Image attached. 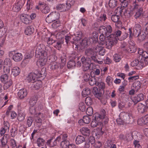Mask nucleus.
<instances>
[{"label":"nucleus","instance_id":"obj_1","mask_svg":"<svg viewBox=\"0 0 148 148\" xmlns=\"http://www.w3.org/2000/svg\"><path fill=\"white\" fill-rule=\"evenodd\" d=\"M132 119V114L125 112H121L119 117L116 119L117 123L120 125L124 123L129 124Z\"/></svg>","mask_w":148,"mask_h":148},{"label":"nucleus","instance_id":"obj_2","mask_svg":"<svg viewBox=\"0 0 148 148\" xmlns=\"http://www.w3.org/2000/svg\"><path fill=\"white\" fill-rule=\"evenodd\" d=\"M92 43V41H90L89 38H84L83 40H75L73 44V47L75 50L78 49L79 47L81 49H82L89 45Z\"/></svg>","mask_w":148,"mask_h":148},{"label":"nucleus","instance_id":"obj_3","mask_svg":"<svg viewBox=\"0 0 148 148\" xmlns=\"http://www.w3.org/2000/svg\"><path fill=\"white\" fill-rule=\"evenodd\" d=\"M105 116V115L104 113H96L94 118L91 123V127H95L98 125H100L101 124V121L104 118Z\"/></svg>","mask_w":148,"mask_h":148},{"label":"nucleus","instance_id":"obj_4","mask_svg":"<svg viewBox=\"0 0 148 148\" xmlns=\"http://www.w3.org/2000/svg\"><path fill=\"white\" fill-rule=\"evenodd\" d=\"M107 38L105 41V46L108 49H110L112 46L115 43H117V38H114L113 34H111Z\"/></svg>","mask_w":148,"mask_h":148},{"label":"nucleus","instance_id":"obj_5","mask_svg":"<svg viewBox=\"0 0 148 148\" xmlns=\"http://www.w3.org/2000/svg\"><path fill=\"white\" fill-rule=\"evenodd\" d=\"M81 60L83 65V70L84 71H87L90 69L92 63L90 58H85L84 56H82Z\"/></svg>","mask_w":148,"mask_h":148},{"label":"nucleus","instance_id":"obj_6","mask_svg":"<svg viewBox=\"0 0 148 148\" xmlns=\"http://www.w3.org/2000/svg\"><path fill=\"white\" fill-rule=\"evenodd\" d=\"M99 32L101 34L105 35L106 37L109 36L110 34L112 31V28L110 25L107 27L104 26H100L99 29Z\"/></svg>","mask_w":148,"mask_h":148},{"label":"nucleus","instance_id":"obj_7","mask_svg":"<svg viewBox=\"0 0 148 148\" xmlns=\"http://www.w3.org/2000/svg\"><path fill=\"white\" fill-rule=\"evenodd\" d=\"M60 17V14L56 12H52L47 16L46 18V21L49 23L58 20Z\"/></svg>","mask_w":148,"mask_h":148},{"label":"nucleus","instance_id":"obj_8","mask_svg":"<svg viewBox=\"0 0 148 148\" xmlns=\"http://www.w3.org/2000/svg\"><path fill=\"white\" fill-rule=\"evenodd\" d=\"M44 47L42 44H40L37 46L36 50V56L37 57L47 55L44 50Z\"/></svg>","mask_w":148,"mask_h":148},{"label":"nucleus","instance_id":"obj_9","mask_svg":"<svg viewBox=\"0 0 148 148\" xmlns=\"http://www.w3.org/2000/svg\"><path fill=\"white\" fill-rule=\"evenodd\" d=\"M132 10H134L136 12L134 17L136 18H137L141 15L143 11V9L139 5L134 4Z\"/></svg>","mask_w":148,"mask_h":148},{"label":"nucleus","instance_id":"obj_10","mask_svg":"<svg viewBox=\"0 0 148 148\" xmlns=\"http://www.w3.org/2000/svg\"><path fill=\"white\" fill-rule=\"evenodd\" d=\"M57 59V58L55 55H53L50 56L49 60H51L52 62H51L50 64V68L52 70H54L58 68L59 63L55 61Z\"/></svg>","mask_w":148,"mask_h":148},{"label":"nucleus","instance_id":"obj_11","mask_svg":"<svg viewBox=\"0 0 148 148\" xmlns=\"http://www.w3.org/2000/svg\"><path fill=\"white\" fill-rule=\"evenodd\" d=\"M144 98V95L141 93L138 94L136 96H132L130 98L134 104H136L140 101L143 100Z\"/></svg>","mask_w":148,"mask_h":148},{"label":"nucleus","instance_id":"obj_12","mask_svg":"<svg viewBox=\"0 0 148 148\" xmlns=\"http://www.w3.org/2000/svg\"><path fill=\"white\" fill-rule=\"evenodd\" d=\"M20 18L22 21L26 24H29L32 22V21L30 18L29 15L23 14L21 15Z\"/></svg>","mask_w":148,"mask_h":148},{"label":"nucleus","instance_id":"obj_13","mask_svg":"<svg viewBox=\"0 0 148 148\" xmlns=\"http://www.w3.org/2000/svg\"><path fill=\"white\" fill-rule=\"evenodd\" d=\"M85 53L87 56L90 58L92 60H94L95 57L97 56L96 52L90 49H86Z\"/></svg>","mask_w":148,"mask_h":148},{"label":"nucleus","instance_id":"obj_14","mask_svg":"<svg viewBox=\"0 0 148 148\" xmlns=\"http://www.w3.org/2000/svg\"><path fill=\"white\" fill-rule=\"evenodd\" d=\"M56 9L58 11L63 12L69 9L70 8H68L66 3H62L58 4L56 6Z\"/></svg>","mask_w":148,"mask_h":148},{"label":"nucleus","instance_id":"obj_15","mask_svg":"<svg viewBox=\"0 0 148 148\" xmlns=\"http://www.w3.org/2000/svg\"><path fill=\"white\" fill-rule=\"evenodd\" d=\"M37 75L34 73H29L26 78V81L28 82H32L34 83L37 80Z\"/></svg>","mask_w":148,"mask_h":148},{"label":"nucleus","instance_id":"obj_16","mask_svg":"<svg viewBox=\"0 0 148 148\" xmlns=\"http://www.w3.org/2000/svg\"><path fill=\"white\" fill-rule=\"evenodd\" d=\"M38 58L39 59L38 61L37 64L41 66H44L47 62V55H45Z\"/></svg>","mask_w":148,"mask_h":148},{"label":"nucleus","instance_id":"obj_17","mask_svg":"<svg viewBox=\"0 0 148 148\" xmlns=\"http://www.w3.org/2000/svg\"><path fill=\"white\" fill-rule=\"evenodd\" d=\"M137 123L138 124L140 125L148 124V114L139 118Z\"/></svg>","mask_w":148,"mask_h":148},{"label":"nucleus","instance_id":"obj_18","mask_svg":"<svg viewBox=\"0 0 148 148\" xmlns=\"http://www.w3.org/2000/svg\"><path fill=\"white\" fill-rule=\"evenodd\" d=\"M27 94L26 89L22 88L17 93V95L20 99H23L25 97Z\"/></svg>","mask_w":148,"mask_h":148},{"label":"nucleus","instance_id":"obj_19","mask_svg":"<svg viewBox=\"0 0 148 148\" xmlns=\"http://www.w3.org/2000/svg\"><path fill=\"white\" fill-rule=\"evenodd\" d=\"M23 5L21 1H19L15 3L12 8V10L15 12L19 11Z\"/></svg>","mask_w":148,"mask_h":148},{"label":"nucleus","instance_id":"obj_20","mask_svg":"<svg viewBox=\"0 0 148 148\" xmlns=\"http://www.w3.org/2000/svg\"><path fill=\"white\" fill-rule=\"evenodd\" d=\"M23 56L21 53H17L13 54V59L14 61L18 62L21 61L23 58Z\"/></svg>","mask_w":148,"mask_h":148},{"label":"nucleus","instance_id":"obj_21","mask_svg":"<svg viewBox=\"0 0 148 148\" xmlns=\"http://www.w3.org/2000/svg\"><path fill=\"white\" fill-rule=\"evenodd\" d=\"M146 107L142 103H139L137 107V110L138 112L141 113H143L146 111Z\"/></svg>","mask_w":148,"mask_h":148},{"label":"nucleus","instance_id":"obj_22","mask_svg":"<svg viewBox=\"0 0 148 148\" xmlns=\"http://www.w3.org/2000/svg\"><path fill=\"white\" fill-rule=\"evenodd\" d=\"M96 51H98L99 54L101 56H103L105 53V49L104 48L99 45L96 46L95 48Z\"/></svg>","mask_w":148,"mask_h":148},{"label":"nucleus","instance_id":"obj_23","mask_svg":"<svg viewBox=\"0 0 148 148\" xmlns=\"http://www.w3.org/2000/svg\"><path fill=\"white\" fill-rule=\"evenodd\" d=\"M148 64V58H141L139 60V66L144 67Z\"/></svg>","mask_w":148,"mask_h":148},{"label":"nucleus","instance_id":"obj_24","mask_svg":"<svg viewBox=\"0 0 148 148\" xmlns=\"http://www.w3.org/2000/svg\"><path fill=\"white\" fill-rule=\"evenodd\" d=\"M21 72V70L18 66H15L11 70V73L14 76L18 75Z\"/></svg>","mask_w":148,"mask_h":148},{"label":"nucleus","instance_id":"obj_25","mask_svg":"<svg viewBox=\"0 0 148 148\" xmlns=\"http://www.w3.org/2000/svg\"><path fill=\"white\" fill-rule=\"evenodd\" d=\"M34 29L32 26H28L25 29V34L27 35H29L32 34L34 32Z\"/></svg>","mask_w":148,"mask_h":148},{"label":"nucleus","instance_id":"obj_26","mask_svg":"<svg viewBox=\"0 0 148 148\" xmlns=\"http://www.w3.org/2000/svg\"><path fill=\"white\" fill-rule=\"evenodd\" d=\"M82 134L85 136H88L89 135L90 133V130L87 127H83L80 130Z\"/></svg>","mask_w":148,"mask_h":148},{"label":"nucleus","instance_id":"obj_27","mask_svg":"<svg viewBox=\"0 0 148 148\" xmlns=\"http://www.w3.org/2000/svg\"><path fill=\"white\" fill-rule=\"evenodd\" d=\"M48 35H49L50 36H51V35L49 34H46L45 35V40L47 41V43L49 45H52L53 43H55L56 41L53 40L52 38H51L50 37H48Z\"/></svg>","mask_w":148,"mask_h":148},{"label":"nucleus","instance_id":"obj_28","mask_svg":"<svg viewBox=\"0 0 148 148\" xmlns=\"http://www.w3.org/2000/svg\"><path fill=\"white\" fill-rule=\"evenodd\" d=\"M129 44L130 45L129 46L128 51L130 53H134L136 50V47L134 45V44L130 41L129 42Z\"/></svg>","mask_w":148,"mask_h":148},{"label":"nucleus","instance_id":"obj_29","mask_svg":"<svg viewBox=\"0 0 148 148\" xmlns=\"http://www.w3.org/2000/svg\"><path fill=\"white\" fill-rule=\"evenodd\" d=\"M40 10L42 13L45 14L48 13L50 10L49 6L47 5L41 6L40 8Z\"/></svg>","mask_w":148,"mask_h":148},{"label":"nucleus","instance_id":"obj_30","mask_svg":"<svg viewBox=\"0 0 148 148\" xmlns=\"http://www.w3.org/2000/svg\"><path fill=\"white\" fill-rule=\"evenodd\" d=\"M107 39V38L105 35L101 34L99 36V45H105V41Z\"/></svg>","mask_w":148,"mask_h":148},{"label":"nucleus","instance_id":"obj_31","mask_svg":"<svg viewBox=\"0 0 148 148\" xmlns=\"http://www.w3.org/2000/svg\"><path fill=\"white\" fill-rule=\"evenodd\" d=\"M138 53L142 57V58H148V53L146 51H144L143 49H138Z\"/></svg>","mask_w":148,"mask_h":148},{"label":"nucleus","instance_id":"obj_32","mask_svg":"<svg viewBox=\"0 0 148 148\" xmlns=\"http://www.w3.org/2000/svg\"><path fill=\"white\" fill-rule=\"evenodd\" d=\"M141 30V27L140 25L138 24H136L134 27L133 31L134 34H136L140 32Z\"/></svg>","mask_w":148,"mask_h":148},{"label":"nucleus","instance_id":"obj_33","mask_svg":"<svg viewBox=\"0 0 148 148\" xmlns=\"http://www.w3.org/2000/svg\"><path fill=\"white\" fill-rule=\"evenodd\" d=\"M85 141V139L84 137L82 136H78L76 139V143L77 144H79Z\"/></svg>","mask_w":148,"mask_h":148},{"label":"nucleus","instance_id":"obj_34","mask_svg":"<svg viewBox=\"0 0 148 148\" xmlns=\"http://www.w3.org/2000/svg\"><path fill=\"white\" fill-rule=\"evenodd\" d=\"M56 140H53V139H51L48 140L47 142V145L48 146L50 147H54L56 145Z\"/></svg>","mask_w":148,"mask_h":148},{"label":"nucleus","instance_id":"obj_35","mask_svg":"<svg viewBox=\"0 0 148 148\" xmlns=\"http://www.w3.org/2000/svg\"><path fill=\"white\" fill-rule=\"evenodd\" d=\"M92 36V38H89V39L90 41H92V42H95L98 40V34L96 32H94L93 33Z\"/></svg>","mask_w":148,"mask_h":148},{"label":"nucleus","instance_id":"obj_36","mask_svg":"<svg viewBox=\"0 0 148 148\" xmlns=\"http://www.w3.org/2000/svg\"><path fill=\"white\" fill-rule=\"evenodd\" d=\"M33 83L34 86L36 89H38L42 86V82L40 80H35Z\"/></svg>","mask_w":148,"mask_h":148},{"label":"nucleus","instance_id":"obj_37","mask_svg":"<svg viewBox=\"0 0 148 148\" xmlns=\"http://www.w3.org/2000/svg\"><path fill=\"white\" fill-rule=\"evenodd\" d=\"M91 92V90L88 88H84L82 92V95L84 97H85L89 95Z\"/></svg>","mask_w":148,"mask_h":148},{"label":"nucleus","instance_id":"obj_38","mask_svg":"<svg viewBox=\"0 0 148 148\" xmlns=\"http://www.w3.org/2000/svg\"><path fill=\"white\" fill-rule=\"evenodd\" d=\"M25 114L24 112H19L17 117L18 120L20 121H23L25 118Z\"/></svg>","mask_w":148,"mask_h":148},{"label":"nucleus","instance_id":"obj_39","mask_svg":"<svg viewBox=\"0 0 148 148\" xmlns=\"http://www.w3.org/2000/svg\"><path fill=\"white\" fill-rule=\"evenodd\" d=\"M92 92L95 97L99 99L101 96V94L99 92L97 88L96 87H94Z\"/></svg>","mask_w":148,"mask_h":148},{"label":"nucleus","instance_id":"obj_40","mask_svg":"<svg viewBox=\"0 0 148 148\" xmlns=\"http://www.w3.org/2000/svg\"><path fill=\"white\" fill-rule=\"evenodd\" d=\"M69 143V142L68 140H63L61 142L60 146L62 148H67Z\"/></svg>","mask_w":148,"mask_h":148},{"label":"nucleus","instance_id":"obj_41","mask_svg":"<svg viewBox=\"0 0 148 148\" xmlns=\"http://www.w3.org/2000/svg\"><path fill=\"white\" fill-rule=\"evenodd\" d=\"M141 85L140 82L139 81H136L133 84V87L136 90V92L139 89Z\"/></svg>","mask_w":148,"mask_h":148},{"label":"nucleus","instance_id":"obj_42","mask_svg":"<svg viewBox=\"0 0 148 148\" xmlns=\"http://www.w3.org/2000/svg\"><path fill=\"white\" fill-rule=\"evenodd\" d=\"M37 143L38 147H41L44 145L45 140L42 138H39L37 140Z\"/></svg>","mask_w":148,"mask_h":148},{"label":"nucleus","instance_id":"obj_43","mask_svg":"<svg viewBox=\"0 0 148 148\" xmlns=\"http://www.w3.org/2000/svg\"><path fill=\"white\" fill-rule=\"evenodd\" d=\"M107 18L106 15L105 14H101L98 17L97 19L99 21H105Z\"/></svg>","mask_w":148,"mask_h":148},{"label":"nucleus","instance_id":"obj_44","mask_svg":"<svg viewBox=\"0 0 148 148\" xmlns=\"http://www.w3.org/2000/svg\"><path fill=\"white\" fill-rule=\"evenodd\" d=\"M117 4V1L116 0H110L109 2V7L112 8L116 6Z\"/></svg>","mask_w":148,"mask_h":148},{"label":"nucleus","instance_id":"obj_45","mask_svg":"<svg viewBox=\"0 0 148 148\" xmlns=\"http://www.w3.org/2000/svg\"><path fill=\"white\" fill-rule=\"evenodd\" d=\"M55 44L54 45V47L58 50H60L61 48L62 45L63 43L62 41H58L55 42Z\"/></svg>","mask_w":148,"mask_h":148},{"label":"nucleus","instance_id":"obj_46","mask_svg":"<svg viewBox=\"0 0 148 148\" xmlns=\"http://www.w3.org/2000/svg\"><path fill=\"white\" fill-rule=\"evenodd\" d=\"M102 128L100 127L99 128H98L95 130L94 132H93V134H95V136L102 135L103 133V132L102 131Z\"/></svg>","mask_w":148,"mask_h":148},{"label":"nucleus","instance_id":"obj_47","mask_svg":"<svg viewBox=\"0 0 148 148\" xmlns=\"http://www.w3.org/2000/svg\"><path fill=\"white\" fill-rule=\"evenodd\" d=\"M89 142L86 143L85 144V147L86 148H89L90 147V143L93 144L95 142V139L93 137H91L89 139Z\"/></svg>","mask_w":148,"mask_h":148},{"label":"nucleus","instance_id":"obj_48","mask_svg":"<svg viewBox=\"0 0 148 148\" xmlns=\"http://www.w3.org/2000/svg\"><path fill=\"white\" fill-rule=\"evenodd\" d=\"M113 57L114 60L116 62H119L121 59V56L118 54L116 53L114 54Z\"/></svg>","mask_w":148,"mask_h":148},{"label":"nucleus","instance_id":"obj_49","mask_svg":"<svg viewBox=\"0 0 148 148\" xmlns=\"http://www.w3.org/2000/svg\"><path fill=\"white\" fill-rule=\"evenodd\" d=\"M5 64L8 66V67H10L12 65L11 60L10 58H7L5 59L4 61Z\"/></svg>","mask_w":148,"mask_h":148},{"label":"nucleus","instance_id":"obj_50","mask_svg":"<svg viewBox=\"0 0 148 148\" xmlns=\"http://www.w3.org/2000/svg\"><path fill=\"white\" fill-rule=\"evenodd\" d=\"M4 88L5 89L8 88L12 84V82L11 80L10 79L9 81H6L4 83Z\"/></svg>","mask_w":148,"mask_h":148},{"label":"nucleus","instance_id":"obj_51","mask_svg":"<svg viewBox=\"0 0 148 148\" xmlns=\"http://www.w3.org/2000/svg\"><path fill=\"white\" fill-rule=\"evenodd\" d=\"M120 16L117 15H112L111 17V19L113 22L117 23L119 22Z\"/></svg>","mask_w":148,"mask_h":148},{"label":"nucleus","instance_id":"obj_52","mask_svg":"<svg viewBox=\"0 0 148 148\" xmlns=\"http://www.w3.org/2000/svg\"><path fill=\"white\" fill-rule=\"evenodd\" d=\"M146 35L143 34V32H140L139 33L138 35V38L140 41L143 40L145 39Z\"/></svg>","mask_w":148,"mask_h":148},{"label":"nucleus","instance_id":"obj_53","mask_svg":"<svg viewBox=\"0 0 148 148\" xmlns=\"http://www.w3.org/2000/svg\"><path fill=\"white\" fill-rule=\"evenodd\" d=\"M75 0H67L66 4L68 5V8H71L72 5H73L75 2Z\"/></svg>","mask_w":148,"mask_h":148},{"label":"nucleus","instance_id":"obj_54","mask_svg":"<svg viewBox=\"0 0 148 148\" xmlns=\"http://www.w3.org/2000/svg\"><path fill=\"white\" fill-rule=\"evenodd\" d=\"M86 112L87 114L89 116L91 115L93 112V110L92 108L90 107L88 108L86 110Z\"/></svg>","mask_w":148,"mask_h":148},{"label":"nucleus","instance_id":"obj_55","mask_svg":"<svg viewBox=\"0 0 148 148\" xmlns=\"http://www.w3.org/2000/svg\"><path fill=\"white\" fill-rule=\"evenodd\" d=\"M8 79V75L6 74H4L1 76V80L3 83L7 81Z\"/></svg>","mask_w":148,"mask_h":148},{"label":"nucleus","instance_id":"obj_56","mask_svg":"<svg viewBox=\"0 0 148 148\" xmlns=\"http://www.w3.org/2000/svg\"><path fill=\"white\" fill-rule=\"evenodd\" d=\"M2 32L0 31V44L1 46L4 43L5 40V36H2Z\"/></svg>","mask_w":148,"mask_h":148},{"label":"nucleus","instance_id":"obj_57","mask_svg":"<svg viewBox=\"0 0 148 148\" xmlns=\"http://www.w3.org/2000/svg\"><path fill=\"white\" fill-rule=\"evenodd\" d=\"M106 81L107 84L108 85L110 86L111 85L112 83L113 79L112 77L109 76H108L107 77L106 79Z\"/></svg>","mask_w":148,"mask_h":148},{"label":"nucleus","instance_id":"obj_58","mask_svg":"<svg viewBox=\"0 0 148 148\" xmlns=\"http://www.w3.org/2000/svg\"><path fill=\"white\" fill-rule=\"evenodd\" d=\"M37 102V99L36 97L31 98L29 101V104L32 106L35 104Z\"/></svg>","mask_w":148,"mask_h":148},{"label":"nucleus","instance_id":"obj_59","mask_svg":"<svg viewBox=\"0 0 148 148\" xmlns=\"http://www.w3.org/2000/svg\"><path fill=\"white\" fill-rule=\"evenodd\" d=\"M83 119L84 123L86 124H88L90 121V117L88 116H84L83 118Z\"/></svg>","mask_w":148,"mask_h":148},{"label":"nucleus","instance_id":"obj_60","mask_svg":"<svg viewBox=\"0 0 148 148\" xmlns=\"http://www.w3.org/2000/svg\"><path fill=\"white\" fill-rule=\"evenodd\" d=\"M85 103L88 106H90L92 104V100L90 97H86L85 100Z\"/></svg>","mask_w":148,"mask_h":148},{"label":"nucleus","instance_id":"obj_61","mask_svg":"<svg viewBox=\"0 0 148 148\" xmlns=\"http://www.w3.org/2000/svg\"><path fill=\"white\" fill-rule=\"evenodd\" d=\"M121 33L122 32L121 31L117 30L115 31L114 34H113L114 36V38H117V42L118 41V40H119L118 37L121 35Z\"/></svg>","mask_w":148,"mask_h":148},{"label":"nucleus","instance_id":"obj_62","mask_svg":"<svg viewBox=\"0 0 148 148\" xmlns=\"http://www.w3.org/2000/svg\"><path fill=\"white\" fill-rule=\"evenodd\" d=\"M33 121V119L31 117H29L28 118L27 120V125L28 127H30L32 124Z\"/></svg>","mask_w":148,"mask_h":148},{"label":"nucleus","instance_id":"obj_63","mask_svg":"<svg viewBox=\"0 0 148 148\" xmlns=\"http://www.w3.org/2000/svg\"><path fill=\"white\" fill-rule=\"evenodd\" d=\"M121 2V5L123 7H126L128 4V1L126 0H120Z\"/></svg>","mask_w":148,"mask_h":148},{"label":"nucleus","instance_id":"obj_64","mask_svg":"<svg viewBox=\"0 0 148 148\" xmlns=\"http://www.w3.org/2000/svg\"><path fill=\"white\" fill-rule=\"evenodd\" d=\"M34 51H33L32 52L29 54L26 53L25 55V58L26 59L31 58L34 56Z\"/></svg>","mask_w":148,"mask_h":148}]
</instances>
